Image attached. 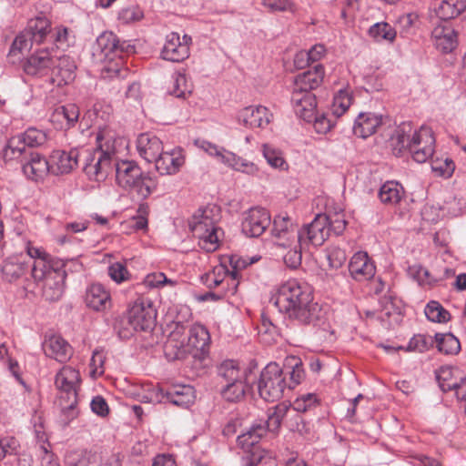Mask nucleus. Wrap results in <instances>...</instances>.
<instances>
[{"label": "nucleus", "instance_id": "nucleus-1", "mask_svg": "<svg viewBox=\"0 0 466 466\" xmlns=\"http://www.w3.org/2000/svg\"><path fill=\"white\" fill-rule=\"evenodd\" d=\"M96 142V149L88 152L84 159L83 169L89 179L102 181L115 170L117 185L125 189L141 176L143 171L136 162L119 161V154L127 145L115 130L106 126L99 127Z\"/></svg>", "mask_w": 466, "mask_h": 466}, {"label": "nucleus", "instance_id": "nucleus-2", "mask_svg": "<svg viewBox=\"0 0 466 466\" xmlns=\"http://www.w3.org/2000/svg\"><path fill=\"white\" fill-rule=\"evenodd\" d=\"M319 400L314 393H307L298 397L292 406L280 403L268 411L267 420H260L251 425L245 433L238 437V442L243 449L248 450L257 444L268 431H277L281 422L289 418L295 420V424H290L292 430L298 429L299 421L301 420L298 412H306L319 405Z\"/></svg>", "mask_w": 466, "mask_h": 466}, {"label": "nucleus", "instance_id": "nucleus-3", "mask_svg": "<svg viewBox=\"0 0 466 466\" xmlns=\"http://www.w3.org/2000/svg\"><path fill=\"white\" fill-rule=\"evenodd\" d=\"M271 301L289 319L299 324L317 325L319 319L320 308L313 301L311 289L296 279H289L281 284Z\"/></svg>", "mask_w": 466, "mask_h": 466}, {"label": "nucleus", "instance_id": "nucleus-4", "mask_svg": "<svg viewBox=\"0 0 466 466\" xmlns=\"http://www.w3.org/2000/svg\"><path fill=\"white\" fill-rule=\"evenodd\" d=\"M221 219L220 208L208 205L199 208L188 221V227L198 239V246L206 252H213L219 247L224 232L218 226Z\"/></svg>", "mask_w": 466, "mask_h": 466}, {"label": "nucleus", "instance_id": "nucleus-5", "mask_svg": "<svg viewBox=\"0 0 466 466\" xmlns=\"http://www.w3.org/2000/svg\"><path fill=\"white\" fill-rule=\"evenodd\" d=\"M390 140L394 154L400 155L403 150H407L418 163H425L435 151L436 140L432 130L427 127H421L412 135L407 133L406 126L400 127Z\"/></svg>", "mask_w": 466, "mask_h": 466}, {"label": "nucleus", "instance_id": "nucleus-6", "mask_svg": "<svg viewBox=\"0 0 466 466\" xmlns=\"http://www.w3.org/2000/svg\"><path fill=\"white\" fill-rule=\"evenodd\" d=\"M181 343L168 346L165 344V353L168 359H182L187 354H197V352H204L210 342V335L207 328L199 323L192 325L188 332H183L179 338Z\"/></svg>", "mask_w": 466, "mask_h": 466}, {"label": "nucleus", "instance_id": "nucleus-7", "mask_svg": "<svg viewBox=\"0 0 466 466\" xmlns=\"http://www.w3.org/2000/svg\"><path fill=\"white\" fill-rule=\"evenodd\" d=\"M32 276L36 281H43V296L46 300L56 301L64 292L66 279L65 264H32Z\"/></svg>", "mask_w": 466, "mask_h": 466}, {"label": "nucleus", "instance_id": "nucleus-8", "mask_svg": "<svg viewBox=\"0 0 466 466\" xmlns=\"http://www.w3.org/2000/svg\"><path fill=\"white\" fill-rule=\"evenodd\" d=\"M80 383L79 371L70 366H64L56 375V387L66 393L68 400V403L61 407V410L66 417V423H68L78 414L76 404Z\"/></svg>", "mask_w": 466, "mask_h": 466}, {"label": "nucleus", "instance_id": "nucleus-9", "mask_svg": "<svg viewBox=\"0 0 466 466\" xmlns=\"http://www.w3.org/2000/svg\"><path fill=\"white\" fill-rule=\"evenodd\" d=\"M287 388L283 370L276 362L268 363L261 371L258 382L259 396L266 401L279 400Z\"/></svg>", "mask_w": 466, "mask_h": 466}, {"label": "nucleus", "instance_id": "nucleus-10", "mask_svg": "<svg viewBox=\"0 0 466 466\" xmlns=\"http://www.w3.org/2000/svg\"><path fill=\"white\" fill-rule=\"evenodd\" d=\"M46 141L44 131L36 128H28L24 133L11 137L3 150L5 161L19 158L33 152L30 148L39 147Z\"/></svg>", "mask_w": 466, "mask_h": 466}, {"label": "nucleus", "instance_id": "nucleus-11", "mask_svg": "<svg viewBox=\"0 0 466 466\" xmlns=\"http://www.w3.org/2000/svg\"><path fill=\"white\" fill-rule=\"evenodd\" d=\"M157 318V310L148 299H138L130 307L127 319L136 331H147L153 329Z\"/></svg>", "mask_w": 466, "mask_h": 466}, {"label": "nucleus", "instance_id": "nucleus-12", "mask_svg": "<svg viewBox=\"0 0 466 466\" xmlns=\"http://www.w3.org/2000/svg\"><path fill=\"white\" fill-rule=\"evenodd\" d=\"M123 52H133V46L125 42L120 44L116 35L112 32L102 33L93 46V56L99 62L113 60Z\"/></svg>", "mask_w": 466, "mask_h": 466}, {"label": "nucleus", "instance_id": "nucleus-13", "mask_svg": "<svg viewBox=\"0 0 466 466\" xmlns=\"http://www.w3.org/2000/svg\"><path fill=\"white\" fill-rule=\"evenodd\" d=\"M329 223V216L318 214L311 223L304 226L298 232L297 237L299 244L309 242L314 246H321L330 234Z\"/></svg>", "mask_w": 466, "mask_h": 466}, {"label": "nucleus", "instance_id": "nucleus-14", "mask_svg": "<svg viewBox=\"0 0 466 466\" xmlns=\"http://www.w3.org/2000/svg\"><path fill=\"white\" fill-rule=\"evenodd\" d=\"M152 394L155 395L152 400L161 402L166 399L171 403L184 408L192 404L196 399L195 390L190 385H174L166 392L160 388H154Z\"/></svg>", "mask_w": 466, "mask_h": 466}, {"label": "nucleus", "instance_id": "nucleus-15", "mask_svg": "<svg viewBox=\"0 0 466 466\" xmlns=\"http://www.w3.org/2000/svg\"><path fill=\"white\" fill-rule=\"evenodd\" d=\"M271 223L270 215L263 208H250L243 218L241 230L250 238L259 237Z\"/></svg>", "mask_w": 466, "mask_h": 466}, {"label": "nucleus", "instance_id": "nucleus-16", "mask_svg": "<svg viewBox=\"0 0 466 466\" xmlns=\"http://www.w3.org/2000/svg\"><path fill=\"white\" fill-rule=\"evenodd\" d=\"M191 37L184 35L182 41L177 33L172 32L166 37V42L161 51L163 59L171 62H181L189 56V45Z\"/></svg>", "mask_w": 466, "mask_h": 466}, {"label": "nucleus", "instance_id": "nucleus-17", "mask_svg": "<svg viewBox=\"0 0 466 466\" xmlns=\"http://www.w3.org/2000/svg\"><path fill=\"white\" fill-rule=\"evenodd\" d=\"M56 60V55H53L46 48L40 49L27 58L24 65V70L30 76H46L52 73Z\"/></svg>", "mask_w": 466, "mask_h": 466}, {"label": "nucleus", "instance_id": "nucleus-18", "mask_svg": "<svg viewBox=\"0 0 466 466\" xmlns=\"http://www.w3.org/2000/svg\"><path fill=\"white\" fill-rule=\"evenodd\" d=\"M18 159L24 174L34 181L44 179L51 172L50 161L37 152H29Z\"/></svg>", "mask_w": 466, "mask_h": 466}, {"label": "nucleus", "instance_id": "nucleus-19", "mask_svg": "<svg viewBox=\"0 0 466 466\" xmlns=\"http://www.w3.org/2000/svg\"><path fill=\"white\" fill-rule=\"evenodd\" d=\"M238 122L249 128H264L272 119V114L263 106H249L238 111Z\"/></svg>", "mask_w": 466, "mask_h": 466}, {"label": "nucleus", "instance_id": "nucleus-20", "mask_svg": "<svg viewBox=\"0 0 466 466\" xmlns=\"http://www.w3.org/2000/svg\"><path fill=\"white\" fill-rule=\"evenodd\" d=\"M84 300L88 309L96 312H106L112 307L111 294L100 283H93L86 288Z\"/></svg>", "mask_w": 466, "mask_h": 466}, {"label": "nucleus", "instance_id": "nucleus-21", "mask_svg": "<svg viewBox=\"0 0 466 466\" xmlns=\"http://www.w3.org/2000/svg\"><path fill=\"white\" fill-rule=\"evenodd\" d=\"M80 116L76 104L59 106L54 109L50 116V122L56 129L67 130L75 127Z\"/></svg>", "mask_w": 466, "mask_h": 466}, {"label": "nucleus", "instance_id": "nucleus-22", "mask_svg": "<svg viewBox=\"0 0 466 466\" xmlns=\"http://www.w3.org/2000/svg\"><path fill=\"white\" fill-rule=\"evenodd\" d=\"M79 152L76 149L54 150L50 156L51 173L63 175L70 173L78 163Z\"/></svg>", "mask_w": 466, "mask_h": 466}, {"label": "nucleus", "instance_id": "nucleus-23", "mask_svg": "<svg viewBox=\"0 0 466 466\" xmlns=\"http://www.w3.org/2000/svg\"><path fill=\"white\" fill-rule=\"evenodd\" d=\"M291 102L295 114L307 122H311L317 107V100L314 94L311 92H298L293 91L291 96Z\"/></svg>", "mask_w": 466, "mask_h": 466}, {"label": "nucleus", "instance_id": "nucleus-24", "mask_svg": "<svg viewBox=\"0 0 466 466\" xmlns=\"http://www.w3.org/2000/svg\"><path fill=\"white\" fill-rule=\"evenodd\" d=\"M137 149L147 162H154L163 149L162 141L152 133H142L137 138Z\"/></svg>", "mask_w": 466, "mask_h": 466}, {"label": "nucleus", "instance_id": "nucleus-25", "mask_svg": "<svg viewBox=\"0 0 466 466\" xmlns=\"http://www.w3.org/2000/svg\"><path fill=\"white\" fill-rule=\"evenodd\" d=\"M176 312L177 314L168 326L169 334L166 342L168 343V346H174L175 343H177V345L181 343L179 338L187 329L186 323L192 318L191 310L187 306L179 305L176 307Z\"/></svg>", "mask_w": 466, "mask_h": 466}, {"label": "nucleus", "instance_id": "nucleus-26", "mask_svg": "<svg viewBox=\"0 0 466 466\" xmlns=\"http://www.w3.org/2000/svg\"><path fill=\"white\" fill-rule=\"evenodd\" d=\"M185 159L180 149H173L170 152L162 150L161 154L154 161L156 169L160 175H173L178 172L184 165Z\"/></svg>", "mask_w": 466, "mask_h": 466}, {"label": "nucleus", "instance_id": "nucleus-27", "mask_svg": "<svg viewBox=\"0 0 466 466\" xmlns=\"http://www.w3.org/2000/svg\"><path fill=\"white\" fill-rule=\"evenodd\" d=\"M238 264H216L211 271L201 276L202 283L209 289L220 285L225 279L235 280Z\"/></svg>", "mask_w": 466, "mask_h": 466}, {"label": "nucleus", "instance_id": "nucleus-28", "mask_svg": "<svg viewBox=\"0 0 466 466\" xmlns=\"http://www.w3.org/2000/svg\"><path fill=\"white\" fill-rule=\"evenodd\" d=\"M324 67L322 65H316L312 70L299 74L294 80L293 91L311 92L316 89L323 81Z\"/></svg>", "mask_w": 466, "mask_h": 466}, {"label": "nucleus", "instance_id": "nucleus-29", "mask_svg": "<svg viewBox=\"0 0 466 466\" xmlns=\"http://www.w3.org/2000/svg\"><path fill=\"white\" fill-rule=\"evenodd\" d=\"M43 350L46 356L56 360L59 362L67 360L71 354V347L60 335L52 334L46 336Z\"/></svg>", "mask_w": 466, "mask_h": 466}, {"label": "nucleus", "instance_id": "nucleus-30", "mask_svg": "<svg viewBox=\"0 0 466 466\" xmlns=\"http://www.w3.org/2000/svg\"><path fill=\"white\" fill-rule=\"evenodd\" d=\"M382 124V116L375 113H360L355 119L353 133L355 136L366 138L373 135Z\"/></svg>", "mask_w": 466, "mask_h": 466}, {"label": "nucleus", "instance_id": "nucleus-31", "mask_svg": "<svg viewBox=\"0 0 466 466\" xmlns=\"http://www.w3.org/2000/svg\"><path fill=\"white\" fill-rule=\"evenodd\" d=\"M249 373L246 368L240 367L232 360L223 361L218 368V374L223 379L224 383L250 380Z\"/></svg>", "mask_w": 466, "mask_h": 466}, {"label": "nucleus", "instance_id": "nucleus-32", "mask_svg": "<svg viewBox=\"0 0 466 466\" xmlns=\"http://www.w3.org/2000/svg\"><path fill=\"white\" fill-rule=\"evenodd\" d=\"M435 39V46L442 52H451L457 45V35L455 31L446 25H439L432 31Z\"/></svg>", "mask_w": 466, "mask_h": 466}, {"label": "nucleus", "instance_id": "nucleus-33", "mask_svg": "<svg viewBox=\"0 0 466 466\" xmlns=\"http://www.w3.org/2000/svg\"><path fill=\"white\" fill-rule=\"evenodd\" d=\"M157 188V182L148 174L142 173L137 179H135L126 190L139 199H146Z\"/></svg>", "mask_w": 466, "mask_h": 466}, {"label": "nucleus", "instance_id": "nucleus-34", "mask_svg": "<svg viewBox=\"0 0 466 466\" xmlns=\"http://www.w3.org/2000/svg\"><path fill=\"white\" fill-rule=\"evenodd\" d=\"M35 44H41L46 35L51 33L50 21L45 16H36L28 21L25 29Z\"/></svg>", "mask_w": 466, "mask_h": 466}, {"label": "nucleus", "instance_id": "nucleus-35", "mask_svg": "<svg viewBox=\"0 0 466 466\" xmlns=\"http://www.w3.org/2000/svg\"><path fill=\"white\" fill-rule=\"evenodd\" d=\"M466 8V0H441L435 8L437 16L442 21L457 17Z\"/></svg>", "mask_w": 466, "mask_h": 466}, {"label": "nucleus", "instance_id": "nucleus-36", "mask_svg": "<svg viewBox=\"0 0 466 466\" xmlns=\"http://www.w3.org/2000/svg\"><path fill=\"white\" fill-rule=\"evenodd\" d=\"M433 340L434 345L442 354L457 355L461 351V342L451 333H436Z\"/></svg>", "mask_w": 466, "mask_h": 466}, {"label": "nucleus", "instance_id": "nucleus-37", "mask_svg": "<svg viewBox=\"0 0 466 466\" xmlns=\"http://www.w3.org/2000/svg\"><path fill=\"white\" fill-rule=\"evenodd\" d=\"M403 194L401 185L395 181H387L381 186L379 198L386 205H396L401 200Z\"/></svg>", "mask_w": 466, "mask_h": 466}, {"label": "nucleus", "instance_id": "nucleus-38", "mask_svg": "<svg viewBox=\"0 0 466 466\" xmlns=\"http://www.w3.org/2000/svg\"><path fill=\"white\" fill-rule=\"evenodd\" d=\"M285 369L289 374V381L287 383L289 389H293L304 380L305 372L300 359L295 356H289L285 359Z\"/></svg>", "mask_w": 466, "mask_h": 466}, {"label": "nucleus", "instance_id": "nucleus-39", "mask_svg": "<svg viewBox=\"0 0 466 466\" xmlns=\"http://www.w3.org/2000/svg\"><path fill=\"white\" fill-rule=\"evenodd\" d=\"M368 33L374 41L379 43L386 42L392 44L397 35L395 28L386 22H379L372 25Z\"/></svg>", "mask_w": 466, "mask_h": 466}, {"label": "nucleus", "instance_id": "nucleus-40", "mask_svg": "<svg viewBox=\"0 0 466 466\" xmlns=\"http://www.w3.org/2000/svg\"><path fill=\"white\" fill-rule=\"evenodd\" d=\"M249 384L250 380L224 383L221 395L227 401L238 402L244 397Z\"/></svg>", "mask_w": 466, "mask_h": 466}, {"label": "nucleus", "instance_id": "nucleus-41", "mask_svg": "<svg viewBox=\"0 0 466 466\" xmlns=\"http://www.w3.org/2000/svg\"><path fill=\"white\" fill-rule=\"evenodd\" d=\"M56 58L57 60L52 74L61 76L66 84L72 81L75 78V71L76 69L74 59L68 56H56Z\"/></svg>", "mask_w": 466, "mask_h": 466}, {"label": "nucleus", "instance_id": "nucleus-42", "mask_svg": "<svg viewBox=\"0 0 466 466\" xmlns=\"http://www.w3.org/2000/svg\"><path fill=\"white\" fill-rule=\"evenodd\" d=\"M199 147L228 167L235 159V153L212 144L211 142L203 140L199 143Z\"/></svg>", "mask_w": 466, "mask_h": 466}, {"label": "nucleus", "instance_id": "nucleus-43", "mask_svg": "<svg viewBox=\"0 0 466 466\" xmlns=\"http://www.w3.org/2000/svg\"><path fill=\"white\" fill-rule=\"evenodd\" d=\"M352 93L349 88L339 89L333 97L330 111L332 116H341L352 103Z\"/></svg>", "mask_w": 466, "mask_h": 466}, {"label": "nucleus", "instance_id": "nucleus-44", "mask_svg": "<svg viewBox=\"0 0 466 466\" xmlns=\"http://www.w3.org/2000/svg\"><path fill=\"white\" fill-rule=\"evenodd\" d=\"M261 151L264 158L271 167L279 170H287L289 168L282 152L277 147L270 144H263Z\"/></svg>", "mask_w": 466, "mask_h": 466}, {"label": "nucleus", "instance_id": "nucleus-45", "mask_svg": "<svg viewBox=\"0 0 466 466\" xmlns=\"http://www.w3.org/2000/svg\"><path fill=\"white\" fill-rule=\"evenodd\" d=\"M191 90L192 85L185 74L177 72L172 76V86L169 88L171 95L178 98H185L191 94Z\"/></svg>", "mask_w": 466, "mask_h": 466}, {"label": "nucleus", "instance_id": "nucleus-46", "mask_svg": "<svg viewBox=\"0 0 466 466\" xmlns=\"http://www.w3.org/2000/svg\"><path fill=\"white\" fill-rule=\"evenodd\" d=\"M434 346L433 337L426 334H416L409 341L404 350L408 352H425Z\"/></svg>", "mask_w": 466, "mask_h": 466}, {"label": "nucleus", "instance_id": "nucleus-47", "mask_svg": "<svg viewBox=\"0 0 466 466\" xmlns=\"http://www.w3.org/2000/svg\"><path fill=\"white\" fill-rule=\"evenodd\" d=\"M424 312L427 319L432 322L443 323L450 319V313L435 300L426 305Z\"/></svg>", "mask_w": 466, "mask_h": 466}, {"label": "nucleus", "instance_id": "nucleus-48", "mask_svg": "<svg viewBox=\"0 0 466 466\" xmlns=\"http://www.w3.org/2000/svg\"><path fill=\"white\" fill-rule=\"evenodd\" d=\"M0 361L5 365L14 378L22 385L25 382L21 377V370L18 362L9 356L8 349L5 343L0 344Z\"/></svg>", "mask_w": 466, "mask_h": 466}, {"label": "nucleus", "instance_id": "nucleus-49", "mask_svg": "<svg viewBox=\"0 0 466 466\" xmlns=\"http://www.w3.org/2000/svg\"><path fill=\"white\" fill-rule=\"evenodd\" d=\"M52 37L58 49H66L75 42L73 32L65 26H57L54 29Z\"/></svg>", "mask_w": 466, "mask_h": 466}, {"label": "nucleus", "instance_id": "nucleus-50", "mask_svg": "<svg viewBox=\"0 0 466 466\" xmlns=\"http://www.w3.org/2000/svg\"><path fill=\"white\" fill-rule=\"evenodd\" d=\"M349 271L354 279L362 281L374 277L376 267L375 264H349Z\"/></svg>", "mask_w": 466, "mask_h": 466}, {"label": "nucleus", "instance_id": "nucleus-51", "mask_svg": "<svg viewBox=\"0 0 466 466\" xmlns=\"http://www.w3.org/2000/svg\"><path fill=\"white\" fill-rule=\"evenodd\" d=\"M91 462V453L86 450L68 451L65 457L66 466H88Z\"/></svg>", "mask_w": 466, "mask_h": 466}, {"label": "nucleus", "instance_id": "nucleus-52", "mask_svg": "<svg viewBox=\"0 0 466 466\" xmlns=\"http://www.w3.org/2000/svg\"><path fill=\"white\" fill-rule=\"evenodd\" d=\"M336 118V116H332V113L318 114L316 112L311 122H313V127L317 133L326 134L334 127Z\"/></svg>", "mask_w": 466, "mask_h": 466}, {"label": "nucleus", "instance_id": "nucleus-53", "mask_svg": "<svg viewBox=\"0 0 466 466\" xmlns=\"http://www.w3.org/2000/svg\"><path fill=\"white\" fill-rule=\"evenodd\" d=\"M408 274L420 285L431 284L436 280L422 264H410Z\"/></svg>", "mask_w": 466, "mask_h": 466}, {"label": "nucleus", "instance_id": "nucleus-54", "mask_svg": "<svg viewBox=\"0 0 466 466\" xmlns=\"http://www.w3.org/2000/svg\"><path fill=\"white\" fill-rule=\"evenodd\" d=\"M176 285V281L167 279V276L162 272H153L147 274L144 279L142 285L147 289H157L164 285Z\"/></svg>", "mask_w": 466, "mask_h": 466}, {"label": "nucleus", "instance_id": "nucleus-55", "mask_svg": "<svg viewBox=\"0 0 466 466\" xmlns=\"http://www.w3.org/2000/svg\"><path fill=\"white\" fill-rule=\"evenodd\" d=\"M229 167L235 171L241 172L249 176H257L259 171L258 166L255 163L238 157L236 154L235 159L231 162Z\"/></svg>", "mask_w": 466, "mask_h": 466}, {"label": "nucleus", "instance_id": "nucleus-56", "mask_svg": "<svg viewBox=\"0 0 466 466\" xmlns=\"http://www.w3.org/2000/svg\"><path fill=\"white\" fill-rule=\"evenodd\" d=\"M432 171L443 177H450L455 169V164L451 159L446 157L445 159L436 158L431 161Z\"/></svg>", "mask_w": 466, "mask_h": 466}, {"label": "nucleus", "instance_id": "nucleus-57", "mask_svg": "<svg viewBox=\"0 0 466 466\" xmlns=\"http://www.w3.org/2000/svg\"><path fill=\"white\" fill-rule=\"evenodd\" d=\"M107 273L110 279L117 284L131 279V273L127 270L126 264H109Z\"/></svg>", "mask_w": 466, "mask_h": 466}, {"label": "nucleus", "instance_id": "nucleus-58", "mask_svg": "<svg viewBox=\"0 0 466 466\" xmlns=\"http://www.w3.org/2000/svg\"><path fill=\"white\" fill-rule=\"evenodd\" d=\"M258 335L266 343L273 341L278 335L277 327L265 316L261 318V323L258 326Z\"/></svg>", "mask_w": 466, "mask_h": 466}, {"label": "nucleus", "instance_id": "nucleus-59", "mask_svg": "<svg viewBox=\"0 0 466 466\" xmlns=\"http://www.w3.org/2000/svg\"><path fill=\"white\" fill-rule=\"evenodd\" d=\"M106 360V355L103 350H96L93 352L92 358L90 360V376L93 378H96L101 376L104 370V363Z\"/></svg>", "mask_w": 466, "mask_h": 466}, {"label": "nucleus", "instance_id": "nucleus-60", "mask_svg": "<svg viewBox=\"0 0 466 466\" xmlns=\"http://www.w3.org/2000/svg\"><path fill=\"white\" fill-rule=\"evenodd\" d=\"M143 17L142 10L137 5L122 8L118 13V20L124 24L139 21Z\"/></svg>", "mask_w": 466, "mask_h": 466}, {"label": "nucleus", "instance_id": "nucleus-61", "mask_svg": "<svg viewBox=\"0 0 466 466\" xmlns=\"http://www.w3.org/2000/svg\"><path fill=\"white\" fill-rule=\"evenodd\" d=\"M35 41L29 36L25 30L21 32L14 40L10 52L15 54V52H23L29 50Z\"/></svg>", "mask_w": 466, "mask_h": 466}, {"label": "nucleus", "instance_id": "nucleus-62", "mask_svg": "<svg viewBox=\"0 0 466 466\" xmlns=\"http://www.w3.org/2000/svg\"><path fill=\"white\" fill-rule=\"evenodd\" d=\"M292 222L288 216H277L273 221L272 234L280 238L292 228Z\"/></svg>", "mask_w": 466, "mask_h": 466}, {"label": "nucleus", "instance_id": "nucleus-63", "mask_svg": "<svg viewBox=\"0 0 466 466\" xmlns=\"http://www.w3.org/2000/svg\"><path fill=\"white\" fill-rule=\"evenodd\" d=\"M91 410L100 417H106L109 412L106 400L101 396H96L90 402Z\"/></svg>", "mask_w": 466, "mask_h": 466}, {"label": "nucleus", "instance_id": "nucleus-64", "mask_svg": "<svg viewBox=\"0 0 466 466\" xmlns=\"http://www.w3.org/2000/svg\"><path fill=\"white\" fill-rule=\"evenodd\" d=\"M41 464L42 466H60L57 458L44 444L41 446Z\"/></svg>", "mask_w": 466, "mask_h": 466}]
</instances>
